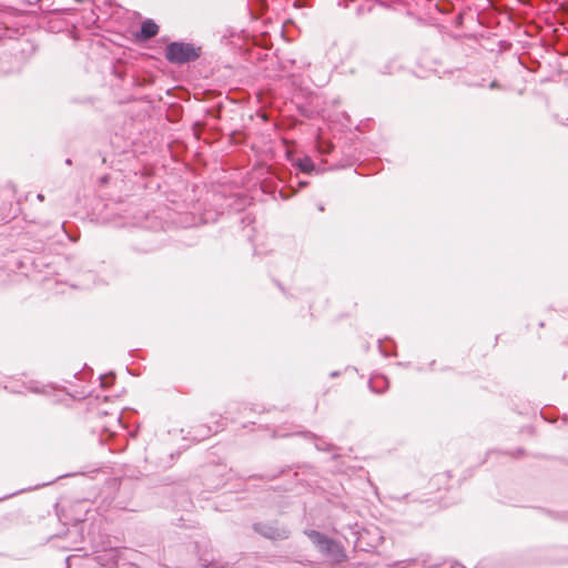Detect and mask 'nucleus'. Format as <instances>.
<instances>
[{
	"mask_svg": "<svg viewBox=\"0 0 568 568\" xmlns=\"http://www.w3.org/2000/svg\"><path fill=\"white\" fill-rule=\"evenodd\" d=\"M200 52L191 44L173 42L168 45L165 57L172 63H185L199 58Z\"/></svg>",
	"mask_w": 568,
	"mask_h": 568,
	"instance_id": "1",
	"label": "nucleus"
},
{
	"mask_svg": "<svg viewBox=\"0 0 568 568\" xmlns=\"http://www.w3.org/2000/svg\"><path fill=\"white\" fill-rule=\"evenodd\" d=\"M258 531L270 539H280L287 536V531L285 529L272 526H264L263 528H258Z\"/></svg>",
	"mask_w": 568,
	"mask_h": 568,
	"instance_id": "2",
	"label": "nucleus"
},
{
	"mask_svg": "<svg viewBox=\"0 0 568 568\" xmlns=\"http://www.w3.org/2000/svg\"><path fill=\"white\" fill-rule=\"evenodd\" d=\"M159 31V27L155 22L152 20H145L143 21L141 26V34L143 38L149 39L154 37Z\"/></svg>",
	"mask_w": 568,
	"mask_h": 568,
	"instance_id": "4",
	"label": "nucleus"
},
{
	"mask_svg": "<svg viewBox=\"0 0 568 568\" xmlns=\"http://www.w3.org/2000/svg\"><path fill=\"white\" fill-rule=\"evenodd\" d=\"M310 538L312 541L321 547L323 550H331L335 545L327 540L324 536H322L320 532L312 531L310 534Z\"/></svg>",
	"mask_w": 568,
	"mask_h": 568,
	"instance_id": "3",
	"label": "nucleus"
},
{
	"mask_svg": "<svg viewBox=\"0 0 568 568\" xmlns=\"http://www.w3.org/2000/svg\"><path fill=\"white\" fill-rule=\"evenodd\" d=\"M297 166L303 171V172H312L314 170V164L312 162V160L307 156L303 158V159H300L297 161Z\"/></svg>",
	"mask_w": 568,
	"mask_h": 568,
	"instance_id": "5",
	"label": "nucleus"
}]
</instances>
